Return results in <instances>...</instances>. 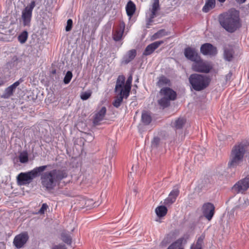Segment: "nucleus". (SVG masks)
<instances>
[{"mask_svg": "<svg viewBox=\"0 0 249 249\" xmlns=\"http://www.w3.org/2000/svg\"><path fill=\"white\" fill-rule=\"evenodd\" d=\"M68 177V173L64 169H54L43 173L41 177L43 187L47 191L53 190L61 181Z\"/></svg>", "mask_w": 249, "mask_h": 249, "instance_id": "f257e3e1", "label": "nucleus"}, {"mask_svg": "<svg viewBox=\"0 0 249 249\" xmlns=\"http://www.w3.org/2000/svg\"><path fill=\"white\" fill-rule=\"evenodd\" d=\"M218 21L221 27L230 33H234L241 26L239 12L234 9L220 14Z\"/></svg>", "mask_w": 249, "mask_h": 249, "instance_id": "f03ea898", "label": "nucleus"}, {"mask_svg": "<svg viewBox=\"0 0 249 249\" xmlns=\"http://www.w3.org/2000/svg\"><path fill=\"white\" fill-rule=\"evenodd\" d=\"M247 151V145L241 142L235 144L232 148L230 160L228 163L229 168H235L239 166L243 161L244 155Z\"/></svg>", "mask_w": 249, "mask_h": 249, "instance_id": "7ed1b4c3", "label": "nucleus"}, {"mask_svg": "<svg viewBox=\"0 0 249 249\" xmlns=\"http://www.w3.org/2000/svg\"><path fill=\"white\" fill-rule=\"evenodd\" d=\"M211 81L209 76L206 75L193 73L190 75L189 81L192 89L199 91L207 88Z\"/></svg>", "mask_w": 249, "mask_h": 249, "instance_id": "20e7f679", "label": "nucleus"}, {"mask_svg": "<svg viewBox=\"0 0 249 249\" xmlns=\"http://www.w3.org/2000/svg\"><path fill=\"white\" fill-rule=\"evenodd\" d=\"M47 168V165H43L36 167L32 170L27 172L20 173L17 177L18 184L20 185L29 184L35 178L38 177L40 173L45 170Z\"/></svg>", "mask_w": 249, "mask_h": 249, "instance_id": "39448f33", "label": "nucleus"}, {"mask_svg": "<svg viewBox=\"0 0 249 249\" xmlns=\"http://www.w3.org/2000/svg\"><path fill=\"white\" fill-rule=\"evenodd\" d=\"M159 93L162 97L158 101V103L163 108L170 106V101H174L177 98L176 92L169 87L162 88Z\"/></svg>", "mask_w": 249, "mask_h": 249, "instance_id": "423d86ee", "label": "nucleus"}, {"mask_svg": "<svg viewBox=\"0 0 249 249\" xmlns=\"http://www.w3.org/2000/svg\"><path fill=\"white\" fill-rule=\"evenodd\" d=\"M36 6L35 0H32L22 11L21 18L24 26H30L32 17V12Z\"/></svg>", "mask_w": 249, "mask_h": 249, "instance_id": "0eeeda50", "label": "nucleus"}, {"mask_svg": "<svg viewBox=\"0 0 249 249\" xmlns=\"http://www.w3.org/2000/svg\"><path fill=\"white\" fill-rule=\"evenodd\" d=\"M249 188V175L239 180L232 187V191L235 194H243Z\"/></svg>", "mask_w": 249, "mask_h": 249, "instance_id": "6e6552de", "label": "nucleus"}, {"mask_svg": "<svg viewBox=\"0 0 249 249\" xmlns=\"http://www.w3.org/2000/svg\"><path fill=\"white\" fill-rule=\"evenodd\" d=\"M192 68L195 71L202 73H208L211 70L210 66L204 62L201 57L194 62Z\"/></svg>", "mask_w": 249, "mask_h": 249, "instance_id": "1a4fd4ad", "label": "nucleus"}, {"mask_svg": "<svg viewBox=\"0 0 249 249\" xmlns=\"http://www.w3.org/2000/svg\"><path fill=\"white\" fill-rule=\"evenodd\" d=\"M29 239V236L28 232H22L14 237L13 245L17 249H21L24 246Z\"/></svg>", "mask_w": 249, "mask_h": 249, "instance_id": "9d476101", "label": "nucleus"}, {"mask_svg": "<svg viewBox=\"0 0 249 249\" xmlns=\"http://www.w3.org/2000/svg\"><path fill=\"white\" fill-rule=\"evenodd\" d=\"M201 212L203 215L208 221H211L214 214L215 207L212 203H205L202 206Z\"/></svg>", "mask_w": 249, "mask_h": 249, "instance_id": "9b49d317", "label": "nucleus"}, {"mask_svg": "<svg viewBox=\"0 0 249 249\" xmlns=\"http://www.w3.org/2000/svg\"><path fill=\"white\" fill-rule=\"evenodd\" d=\"M200 51L204 55L214 56L217 53L216 47L209 43L203 44L200 47Z\"/></svg>", "mask_w": 249, "mask_h": 249, "instance_id": "f8f14e48", "label": "nucleus"}, {"mask_svg": "<svg viewBox=\"0 0 249 249\" xmlns=\"http://www.w3.org/2000/svg\"><path fill=\"white\" fill-rule=\"evenodd\" d=\"M23 82L22 78H20L18 81L15 82L13 84L5 88L3 93L0 96L1 98L8 99L12 96L15 91L16 89L19 84Z\"/></svg>", "mask_w": 249, "mask_h": 249, "instance_id": "ddd939ff", "label": "nucleus"}, {"mask_svg": "<svg viewBox=\"0 0 249 249\" xmlns=\"http://www.w3.org/2000/svg\"><path fill=\"white\" fill-rule=\"evenodd\" d=\"M152 8L150 9L151 14L147 21L146 27L149 28L153 21V18L156 17L157 12L160 9L159 0H152Z\"/></svg>", "mask_w": 249, "mask_h": 249, "instance_id": "4468645a", "label": "nucleus"}, {"mask_svg": "<svg viewBox=\"0 0 249 249\" xmlns=\"http://www.w3.org/2000/svg\"><path fill=\"white\" fill-rule=\"evenodd\" d=\"M184 53L187 59L194 62L200 57L196 49L190 47H187L184 49Z\"/></svg>", "mask_w": 249, "mask_h": 249, "instance_id": "2eb2a0df", "label": "nucleus"}, {"mask_svg": "<svg viewBox=\"0 0 249 249\" xmlns=\"http://www.w3.org/2000/svg\"><path fill=\"white\" fill-rule=\"evenodd\" d=\"M107 109L105 107H103L101 108L95 114L93 120V124L94 126L100 124V122L103 121L106 114Z\"/></svg>", "mask_w": 249, "mask_h": 249, "instance_id": "dca6fc26", "label": "nucleus"}, {"mask_svg": "<svg viewBox=\"0 0 249 249\" xmlns=\"http://www.w3.org/2000/svg\"><path fill=\"white\" fill-rule=\"evenodd\" d=\"M164 43V41L160 40L152 43L146 46L143 52V55H149L152 54L156 49H157L160 45Z\"/></svg>", "mask_w": 249, "mask_h": 249, "instance_id": "f3484780", "label": "nucleus"}, {"mask_svg": "<svg viewBox=\"0 0 249 249\" xmlns=\"http://www.w3.org/2000/svg\"><path fill=\"white\" fill-rule=\"evenodd\" d=\"M125 28V23L124 21L120 22L119 27L116 30L113 32L112 37L115 41H119L121 40Z\"/></svg>", "mask_w": 249, "mask_h": 249, "instance_id": "a211bd4d", "label": "nucleus"}, {"mask_svg": "<svg viewBox=\"0 0 249 249\" xmlns=\"http://www.w3.org/2000/svg\"><path fill=\"white\" fill-rule=\"evenodd\" d=\"M137 55V51L135 49H132L128 51L123 56L122 64H127L132 61Z\"/></svg>", "mask_w": 249, "mask_h": 249, "instance_id": "6ab92c4d", "label": "nucleus"}, {"mask_svg": "<svg viewBox=\"0 0 249 249\" xmlns=\"http://www.w3.org/2000/svg\"><path fill=\"white\" fill-rule=\"evenodd\" d=\"M125 79V78L123 75H120L118 77L115 88V92H120L121 89H124Z\"/></svg>", "mask_w": 249, "mask_h": 249, "instance_id": "aec40b11", "label": "nucleus"}, {"mask_svg": "<svg viewBox=\"0 0 249 249\" xmlns=\"http://www.w3.org/2000/svg\"><path fill=\"white\" fill-rule=\"evenodd\" d=\"M128 96L124 95V92L122 90L120 91L119 92V96L116 97L112 103L113 106L116 108H118L120 107L122 103L123 102V98L127 99Z\"/></svg>", "mask_w": 249, "mask_h": 249, "instance_id": "412c9836", "label": "nucleus"}, {"mask_svg": "<svg viewBox=\"0 0 249 249\" xmlns=\"http://www.w3.org/2000/svg\"><path fill=\"white\" fill-rule=\"evenodd\" d=\"M132 81V76L130 75L127 78V79L124 84V89H121V90H122L124 92V95L125 96H129L130 94V91L131 88V84Z\"/></svg>", "mask_w": 249, "mask_h": 249, "instance_id": "4be33fe9", "label": "nucleus"}, {"mask_svg": "<svg viewBox=\"0 0 249 249\" xmlns=\"http://www.w3.org/2000/svg\"><path fill=\"white\" fill-rule=\"evenodd\" d=\"M205 235L204 234H201L197 239L196 244H193L190 249H202L204 244V240Z\"/></svg>", "mask_w": 249, "mask_h": 249, "instance_id": "5701e85b", "label": "nucleus"}, {"mask_svg": "<svg viewBox=\"0 0 249 249\" xmlns=\"http://www.w3.org/2000/svg\"><path fill=\"white\" fill-rule=\"evenodd\" d=\"M136 10V6L133 2L129 1L126 6V11L127 15L130 18L134 15Z\"/></svg>", "mask_w": 249, "mask_h": 249, "instance_id": "b1692460", "label": "nucleus"}, {"mask_svg": "<svg viewBox=\"0 0 249 249\" xmlns=\"http://www.w3.org/2000/svg\"><path fill=\"white\" fill-rule=\"evenodd\" d=\"M170 80L164 75H162L159 78L157 86L160 88L166 86H170Z\"/></svg>", "mask_w": 249, "mask_h": 249, "instance_id": "393cba45", "label": "nucleus"}, {"mask_svg": "<svg viewBox=\"0 0 249 249\" xmlns=\"http://www.w3.org/2000/svg\"><path fill=\"white\" fill-rule=\"evenodd\" d=\"M215 6V0H206L205 4L202 8L203 12H208L210 10L213 9Z\"/></svg>", "mask_w": 249, "mask_h": 249, "instance_id": "a878e982", "label": "nucleus"}, {"mask_svg": "<svg viewBox=\"0 0 249 249\" xmlns=\"http://www.w3.org/2000/svg\"><path fill=\"white\" fill-rule=\"evenodd\" d=\"M234 53L233 49L225 48L224 51V58L227 61H231L233 58Z\"/></svg>", "mask_w": 249, "mask_h": 249, "instance_id": "bb28decb", "label": "nucleus"}, {"mask_svg": "<svg viewBox=\"0 0 249 249\" xmlns=\"http://www.w3.org/2000/svg\"><path fill=\"white\" fill-rule=\"evenodd\" d=\"M167 208L165 206H158L155 209V212L157 215L159 217H161L165 216L167 213Z\"/></svg>", "mask_w": 249, "mask_h": 249, "instance_id": "cd10ccee", "label": "nucleus"}, {"mask_svg": "<svg viewBox=\"0 0 249 249\" xmlns=\"http://www.w3.org/2000/svg\"><path fill=\"white\" fill-rule=\"evenodd\" d=\"M141 120L143 124L148 125L152 121V118L148 112L144 111L142 113Z\"/></svg>", "mask_w": 249, "mask_h": 249, "instance_id": "c85d7f7f", "label": "nucleus"}, {"mask_svg": "<svg viewBox=\"0 0 249 249\" xmlns=\"http://www.w3.org/2000/svg\"><path fill=\"white\" fill-rule=\"evenodd\" d=\"M28 37V33L27 31H23L18 36V41L21 43V44H24L25 43Z\"/></svg>", "mask_w": 249, "mask_h": 249, "instance_id": "c756f323", "label": "nucleus"}, {"mask_svg": "<svg viewBox=\"0 0 249 249\" xmlns=\"http://www.w3.org/2000/svg\"><path fill=\"white\" fill-rule=\"evenodd\" d=\"M168 35L167 33L165 31L164 29H161L158 31L157 32L155 33L152 36V40H155L160 38L162 37V36H166Z\"/></svg>", "mask_w": 249, "mask_h": 249, "instance_id": "7c9ffc66", "label": "nucleus"}, {"mask_svg": "<svg viewBox=\"0 0 249 249\" xmlns=\"http://www.w3.org/2000/svg\"><path fill=\"white\" fill-rule=\"evenodd\" d=\"M185 122L186 120L185 119L183 118H178L175 121L174 126L177 129H181L185 124Z\"/></svg>", "mask_w": 249, "mask_h": 249, "instance_id": "2f4dec72", "label": "nucleus"}, {"mask_svg": "<svg viewBox=\"0 0 249 249\" xmlns=\"http://www.w3.org/2000/svg\"><path fill=\"white\" fill-rule=\"evenodd\" d=\"M61 240L66 244L71 245V235L65 232H62L61 234Z\"/></svg>", "mask_w": 249, "mask_h": 249, "instance_id": "473e14b6", "label": "nucleus"}, {"mask_svg": "<svg viewBox=\"0 0 249 249\" xmlns=\"http://www.w3.org/2000/svg\"><path fill=\"white\" fill-rule=\"evenodd\" d=\"M183 239V238H179L170 245L167 249H177L181 246Z\"/></svg>", "mask_w": 249, "mask_h": 249, "instance_id": "72a5a7b5", "label": "nucleus"}, {"mask_svg": "<svg viewBox=\"0 0 249 249\" xmlns=\"http://www.w3.org/2000/svg\"><path fill=\"white\" fill-rule=\"evenodd\" d=\"M178 187H175L171 191L168 196L172 198L176 201L177 197L178 196L179 194V191Z\"/></svg>", "mask_w": 249, "mask_h": 249, "instance_id": "f704fd0d", "label": "nucleus"}, {"mask_svg": "<svg viewBox=\"0 0 249 249\" xmlns=\"http://www.w3.org/2000/svg\"><path fill=\"white\" fill-rule=\"evenodd\" d=\"M19 160L22 163H26L28 161V155L26 151H23L19 154Z\"/></svg>", "mask_w": 249, "mask_h": 249, "instance_id": "c9c22d12", "label": "nucleus"}, {"mask_svg": "<svg viewBox=\"0 0 249 249\" xmlns=\"http://www.w3.org/2000/svg\"><path fill=\"white\" fill-rule=\"evenodd\" d=\"M72 77V72L71 71H68L64 78V83L67 84L70 83Z\"/></svg>", "mask_w": 249, "mask_h": 249, "instance_id": "e433bc0d", "label": "nucleus"}, {"mask_svg": "<svg viewBox=\"0 0 249 249\" xmlns=\"http://www.w3.org/2000/svg\"><path fill=\"white\" fill-rule=\"evenodd\" d=\"M175 202L174 200L170 198L169 196L164 200V204L165 206H169Z\"/></svg>", "mask_w": 249, "mask_h": 249, "instance_id": "4c0bfd02", "label": "nucleus"}, {"mask_svg": "<svg viewBox=\"0 0 249 249\" xmlns=\"http://www.w3.org/2000/svg\"><path fill=\"white\" fill-rule=\"evenodd\" d=\"M73 21L71 19H69L67 22L65 30L67 32L70 31L72 27Z\"/></svg>", "mask_w": 249, "mask_h": 249, "instance_id": "58836bf2", "label": "nucleus"}, {"mask_svg": "<svg viewBox=\"0 0 249 249\" xmlns=\"http://www.w3.org/2000/svg\"><path fill=\"white\" fill-rule=\"evenodd\" d=\"M91 95V92H84L81 95V98L83 100H86L88 99Z\"/></svg>", "mask_w": 249, "mask_h": 249, "instance_id": "ea45409f", "label": "nucleus"}, {"mask_svg": "<svg viewBox=\"0 0 249 249\" xmlns=\"http://www.w3.org/2000/svg\"><path fill=\"white\" fill-rule=\"evenodd\" d=\"M160 142V139L158 137H154L151 142V146L153 147H157Z\"/></svg>", "mask_w": 249, "mask_h": 249, "instance_id": "a19ab883", "label": "nucleus"}, {"mask_svg": "<svg viewBox=\"0 0 249 249\" xmlns=\"http://www.w3.org/2000/svg\"><path fill=\"white\" fill-rule=\"evenodd\" d=\"M51 249H67V247L64 244H59L58 245H54Z\"/></svg>", "mask_w": 249, "mask_h": 249, "instance_id": "79ce46f5", "label": "nucleus"}, {"mask_svg": "<svg viewBox=\"0 0 249 249\" xmlns=\"http://www.w3.org/2000/svg\"><path fill=\"white\" fill-rule=\"evenodd\" d=\"M48 208V205L46 203H43L42 205L41 208L39 210V213L40 214L44 213L45 211H46Z\"/></svg>", "mask_w": 249, "mask_h": 249, "instance_id": "37998d69", "label": "nucleus"}, {"mask_svg": "<svg viewBox=\"0 0 249 249\" xmlns=\"http://www.w3.org/2000/svg\"><path fill=\"white\" fill-rule=\"evenodd\" d=\"M232 73L231 71H230L225 76V80L226 82L230 81Z\"/></svg>", "mask_w": 249, "mask_h": 249, "instance_id": "c03bdc74", "label": "nucleus"}, {"mask_svg": "<svg viewBox=\"0 0 249 249\" xmlns=\"http://www.w3.org/2000/svg\"><path fill=\"white\" fill-rule=\"evenodd\" d=\"M6 83V80L3 78L0 77V87L3 86Z\"/></svg>", "mask_w": 249, "mask_h": 249, "instance_id": "a18cd8bd", "label": "nucleus"}, {"mask_svg": "<svg viewBox=\"0 0 249 249\" xmlns=\"http://www.w3.org/2000/svg\"><path fill=\"white\" fill-rule=\"evenodd\" d=\"M235 0L237 3H240V4L243 3L246 1V0Z\"/></svg>", "mask_w": 249, "mask_h": 249, "instance_id": "49530a36", "label": "nucleus"}, {"mask_svg": "<svg viewBox=\"0 0 249 249\" xmlns=\"http://www.w3.org/2000/svg\"><path fill=\"white\" fill-rule=\"evenodd\" d=\"M217 0L221 3H223L226 1V0Z\"/></svg>", "mask_w": 249, "mask_h": 249, "instance_id": "de8ad7c7", "label": "nucleus"}, {"mask_svg": "<svg viewBox=\"0 0 249 249\" xmlns=\"http://www.w3.org/2000/svg\"><path fill=\"white\" fill-rule=\"evenodd\" d=\"M3 38L2 37H0V40H3Z\"/></svg>", "mask_w": 249, "mask_h": 249, "instance_id": "09e8293b", "label": "nucleus"}, {"mask_svg": "<svg viewBox=\"0 0 249 249\" xmlns=\"http://www.w3.org/2000/svg\"><path fill=\"white\" fill-rule=\"evenodd\" d=\"M178 249H184L183 248H180V247H178Z\"/></svg>", "mask_w": 249, "mask_h": 249, "instance_id": "8fccbe9b", "label": "nucleus"}]
</instances>
